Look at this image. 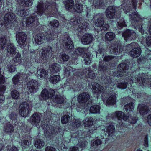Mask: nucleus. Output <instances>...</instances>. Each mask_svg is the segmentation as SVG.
Masks as SVG:
<instances>
[{
	"label": "nucleus",
	"mask_w": 151,
	"mask_h": 151,
	"mask_svg": "<svg viewBox=\"0 0 151 151\" xmlns=\"http://www.w3.org/2000/svg\"><path fill=\"white\" fill-rule=\"evenodd\" d=\"M97 128L90 130L89 131L86 132L78 130L75 132H72L71 135L69 136L67 138V140H65L67 142H70L73 140H78L79 142V146L82 149H85L87 147V142L85 138L87 137L90 138L91 136L97 138L98 137L96 135L95 133L98 134L99 131H97Z\"/></svg>",
	"instance_id": "obj_1"
},
{
	"label": "nucleus",
	"mask_w": 151,
	"mask_h": 151,
	"mask_svg": "<svg viewBox=\"0 0 151 151\" xmlns=\"http://www.w3.org/2000/svg\"><path fill=\"white\" fill-rule=\"evenodd\" d=\"M54 4L55 5L54 7V6H48L46 8H44V6L43 4L42 3H39L37 5V14L40 16H41L43 13H45L46 14L48 13L47 12H51L52 11V9L53 8L54 11H55V10H57L56 7L55 6L56 4L54 3Z\"/></svg>",
	"instance_id": "obj_2"
},
{
	"label": "nucleus",
	"mask_w": 151,
	"mask_h": 151,
	"mask_svg": "<svg viewBox=\"0 0 151 151\" xmlns=\"http://www.w3.org/2000/svg\"><path fill=\"white\" fill-rule=\"evenodd\" d=\"M52 54V47L50 46L42 48L40 50L39 52L41 58L45 60H46L51 57Z\"/></svg>",
	"instance_id": "obj_3"
},
{
	"label": "nucleus",
	"mask_w": 151,
	"mask_h": 151,
	"mask_svg": "<svg viewBox=\"0 0 151 151\" xmlns=\"http://www.w3.org/2000/svg\"><path fill=\"white\" fill-rule=\"evenodd\" d=\"M124 3L122 4L123 6H126L124 10L125 12H129L131 10L133 11L136 9L137 4V0H124Z\"/></svg>",
	"instance_id": "obj_4"
},
{
	"label": "nucleus",
	"mask_w": 151,
	"mask_h": 151,
	"mask_svg": "<svg viewBox=\"0 0 151 151\" xmlns=\"http://www.w3.org/2000/svg\"><path fill=\"white\" fill-rule=\"evenodd\" d=\"M96 16L98 17L95 22V25L100 27L101 30H107L109 29V26L108 24L104 23L103 16L99 15Z\"/></svg>",
	"instance_id": "obj_5"
},
{
	"label": "nucleus",
	"mask_w": 151,
	"mask_h": 151,
	"mask_svg": "<svg viewBox=\"0 0 151 151\" xmlns=\"http://www.w3.org/2000/svg\"><path fill=\"white\" fill-rule=\"evenodd\" d=\"M125 99V101H127L128 104L125 105L124 111H125L127 113L132 112L134 106V104L133 103L134 100L129 97H127Z\"/></svg>",
	"instance_id": "obj_6"
},
{
	"label": "nucleus",
	"mask_w": 151,
	"mask_h": 151,
	"mask_svg": "<svg viewBox=\"0 0 151 151\" xmlns=\"http://www.w3.org/2000/svg\"><path fill=\"white\" fill-rule=\"evenodd\" d=\"M17 20L15 14L13 13L9 12L6 14L4 17V24L8 25L9 24L12 23H14L16 22Z\"/></svg>",
	"instance_id": "obj_7"
},
{
	"label": "nucleus",
	"mask_w": 151,
	"mask_h": 151,
	"mask_svg": "<svg viewBox=\"0 0 151 151\" xmlns=\"http://www.w3.org/2000/svg\"><path fill=\"white\" fill-rule=\"evenodd\" d=\"M38 83L34 80H32L29 81L27 86L29 91L32 93L36 92L38 90Z\"/></svg>",
	"instance_id": "obj_8"
},
{
	"label": "nucleus",
	"mask_w": 151,
	"mask_h": 151,
	"mask_svg": "<svg viewBox=\"0 0 151 151\" xmlns=\"http://www.w3.org/2000/svg\"><path fill=\"white\" fill-rule=\"evenodd\" d=\"M27 38V35L23 32H18L16 34V40L20 45H23L26 42Z\"/></svg>",
	"instance_id": "obj_9"
},
{
	"label": "nucleus",
	"mask_w": 151,
	"mask_h": 151,
	"mask_svg": "<svg viewBox=\"0 0 151 151\" xmlns=\"http://www.w3.org/2000/svg\"><path fill=\"white\" fill-rule=\"evenodd\" d=\"M62 44L66 49H72L73 48V42L68 35H65L63 38Z\"/></svg>",
	"instance_id": "obj_10"
},
{
	"label": "nucleus",
	"mask_w": 151,
	"mask_h": 151,
	"mask_svg": "<svg viewBox=\"0 0 151 151\" xmlns=\"http://www.w3.org/2000/svg\"><path fill=\"white\" fill-rule=\"evenodd\" d=\"M122 34L126 40H134L136 38V33L131 30H127L123 32Z\"/></svg>",
	"instance_id": "obj_11"
},
{
	"label": "nucleus",
	"mask_w": 151,
	"mask_h": 151,
	"mask_svg": "<svg viewBox=\"0 0 151 151\" xmlns=\"http://www.w3.org/2000/svg\"><path fill=\"white\" fill-rule=\"evenodd\" d=\"M90 99V95L87 92H84L80 93L78 97V101L81 104H84Z\"/></svg>",
	"instance_id": "obj_12"
},
{
	"label": "nucleus",
	"mask_w": 151,
	"mask_h": 151,
	"mask_svg": "<svg viewBox=\"0 0 151 151\" xmlns=\"http://www.w3.org/2000/svg\"><path fill=\"white\" fill-rule=\"evenodd\" d=\"M129 68L128 65L125 63H121L118 67V73L120 76H123L124 73H126V71Z\"/></svg>",
	"instance_id": "obj_13"
},
{
	"label": "nucleus",
	"mask_w": 151,
	"mask_h": 151,
	"mask_svg": "<svg viewBox=\"0 0 151 151\" xmlns=\"http://www.w3.org/2000/svg\"><path fill=\"white\" fill-rule=\"evenodd\" d=\"M116 7L114 6H109L106 11V17L109 18L113 19L114 17Z\"/></svg>",
	"instance_id": "obj_14"
},
{
	"label": "nucleus",
	"mask_w": 151,
	"mask_h": 151,
	"mask_svg": "<svg viewBox=\"0 0 151 151\" xmlns=\"http://www.w3.org/2000/svg\"><path fill=\"white\" fill-rule=\"evenodd\" d=\"M30 110L29 104L26 102H23L19 106V111L20 113H28Z\"/></svg>",
	"instance_id": "obj_15"
},
{
	"label": "nucleus",
	"mask_w": 151,
	"mask_h": 151,
	"mask_svg": "<svg viewBox=\"0 0 151 151\" xmlns=\"http://www.w3.org/2000/svg\"><path fill=\"white\" fill-rule=\"evenodd\" d=\"M96 128H97V131H99V133L98 134H97L96 133H95V134L96 135L97 137V138H98L99 137H98V135H99V134L101 133V127H96ZM91 146L92 147H93V148H96V147H97L99 145H100L102 144V141L101 139H95L94 140H92L91 141Z\"/></svg>",
	"instance_id": "obj_16"
},
{
	"label": "nucleus",
	"mask_w": 151,
	"mask_h": 151,
	"mask_svg": "<svg viewBox=\"0 0 151 151\" xmlns=\"http://www.w3.org/2000/svg\"><path fill=\"white\" fill-rule=\"evenodd\" d=\"M93 36L89 34H85L82 37L81 42L84 45L90 43L93 40Z\"/></svg>",
	"instance_id": "obj_17"
},
{
	"label": "nucleus",
	"mask_w": 151,
	"mask_h": 151,
	"mask_svg": "<svg viewBox=\"0 0 151 151\" xmlns=\"http://www.w3.org/2000/svg\"><path fill=\"white\" fill-rule=\"evenodd\" d=\"M4 132L11 136L14 130V128L12 124L9 123H6L4 128Z\"/></svg>",
	"instance_id": "obj_18"
},
{
	"label": "nucleus",
	"mask_w": 151,
	"mask_h": 151,
	"mask_svg": "<svg viewBox=\"0 0 151 151\" xmlns=\"http://www.w3.org/2000/svg\"><path fill=\"white\" fill-rule=\"evenodd\" d=\"M106 135L108 134L109 137L113 138L115 136V127L113 125L111 124L108 126L106 129Z\"/></svg>",
	"instance_id": "obj_19"
},
{
	"label": "nucleus",
	"mask_w": 151,
	"mask_h": 151,
	"mask_svg": "<svg viewBox=\"0 0 151 151\" xmlns=\"http://www.w3.org/2000/svg\"><path fill=\"white\" fill-rule=\"evenodd\" d=\"M45 37L42 33H39L36 35L34 38V41L36 45H40L44 42Z\"/></svg>",
	"instance_id": "obj_20"
},
{
	"label": "nucleus",
	"mask_w": 151,
	"mask_h": 151,
	"mask_svg": "<svg viewBox=\"0 0 151 151\" xmlns=\"http://www.w3.org/2000/svg\"><path fill=\"white\" fill-rule=\"evenodd\" d=\"M83 73L86 77L94 79L96 77L95 73L89 68L84 69Z\"/></svg>",
	"instance_id": "obj_21"
},
{
	"label": "nucleus",
	"mask_w": 151,
	"mask_h": 151,
	"mask_svg": "<svg viewBox=\"0 0 151 151\" xmlns=\"http://www.w3.org/2000/svg\"><path fill=\"white\" fill-rule=\"evenodd\" d=\"M39 114L41 115L42 114H33L31 117L30 121L33 125H37L39 122L41 118Z\"/></svg>",
	"instance_id": "obj_22"
},
{
	"label": "nucleus",
	"mask_w": 151,
	"mask_h": 151,
	"mask_svg": "<svg viewBox=\"0 0 151 151\" xmlns=\"http://www.w3.org/2000/svg\"><path fill=\"white\" fill-rule=\"evenodd\" d=\"M104 103L106 106L112 105L115 104L116 102V98L115 95H111L108 98L104 101Z\"/></svg>",
	"instance_id": "obj_23"
},
{
	"label": "nucleus",
	"mask_w": 151,
	"mask_h": 151,
	"mask_svg": "<svg viewBox=\"0 0 151 151\" xmlns=\"http://www.w3.org/2000/svg\"><path fill=\"white\" fill-rule=\"evenodd\" d=\"M26 76H27L25 73H18L15 75L12 78L13 84L15 85L17 84L19 81L22 80Z\"/></svg>",
	"instance_id": "obj_24"
},
{
	"label": "nucleus",
	"mask_w": 151,
	"mask_h": 151,
	"mask_svg": "<svg viewBox=\"0 0 151 151\" xmlns=\"http://www.w3.org/2000/svg\"><path fill=\"white\" fill-rule=\"evenodd\" d=\"M141 53L140 48H137L132 49L130 52V56L133 58H137L139 56Z\"/></svg>",
	"instance_id": "obj_25"
},
{
	"label": "nucleus",
	"mask_w": 151,
	"mask_h": 151,
	"mask_svg": "<svg viewBox=\"0 0 151 151\" xmlns=\"http://www.w3.org/2000/svg\"><path fill=\"white\" fill-rule=\"evenodd\" d=\"M49 68L51 73H52L59 71L60 70V66L56 63H53L50 65Z\"/></svg>",
	"instance_id": "obj_26"
},
{
	"label": "nucleus",
	"mask_w": 151,
	"mask_h": 151,
	"mask_svg": "<svg viewBox=\"0 0 151 151\" xmlns=\"http://www.w3.org/2000/svg\"><path fill=\"white\" fill-rule=\"evenodd\" d=\"M102 79L106 84L111 86H114L115 84L113 79L111 78L110 76L109 75L103 76L102 77Z\"/></svg>",
	"instance_id": "obj_27"
},
{
	"label": "nucleus",
	"mask_w": 151,
	"mask_h": 151,
	"mask_svg": "<svg viewBox=\"0 0 151 151\" xmlns=\"http://www.w3.org/2000/svg\"><path fill=\"white\" fill-rule=\"evenodd\" d=\"M89 25V23L87 21H84L77 28L78 31L80 32L86 31Z\"/></svg>",
	"instance_id": "obj_28"
},
{
	"label": "nucleus",
	"mask_w": 151,
	"mask_h": 151,
	"mask_svg": "<svg viewBox=\"0 0 151 151\" xmlns=\"http://www.w3.org/2000/svg\"><path fill=\"white\" fill-rule=\"evenodd\" d=\"M93 91L96 93H100L102 92L103 88L97 83H95L92 86Z\"/></svg>",
	"instance_id": "obj_29"
},
{
	"label": "nucleus",
	"mask_w": 151,
	"mask_h": 151,
	"mask_svg": "<svg viewBox=\"0 0 151 151\" xmlns=\"http://www.w3.org/2000/svg\"><path fill=\"white\" fill-rule=\"evenodd\" d=\"M47 75L46 71L44 69H39L37 70V76L38 78L42 79L45 78Z\"/></svg>",
	"instance_id": "obj_30"
},
{
	"label": "nucleus",
	"mask_w": 151,
	"mask_h": 151,
	"mask_svg": "<svg viewBox=\"0 0 151 151\" xmlns=\"http://www.w3.org/2000/svg\"><path fill=\"white\" fill-rule=\"evenodd\" d=\"M150 110L148 107L146 106H144L141 104H139L137 109V113L138 111L140 113H147L150 112Z\"/></svg>",
	"instance_id": "obj_31"
},
{
	"label": "nucleus",
	"mask_w": 151,
	"mask_h": 151,
	"mask_svg": "<svg viewBox=\"0 0 151 151\" xmlns=\"http://www.w3.org/2000/svg\"><path fill=\"white\" fill-rule=\"evenodd\" d=\"M129 19L132 21V22L133 23L134 22L139 21L140 19L138 13L135 12L130 14Z\"/></svg>",
	"instance_id": "obj_32"
},
{
	"label": "nucleus",
	"mask_w": 151,
	"mask_h": 151,
	"mask_svg": "<svg viewBox=\"0 0 151 151\" xmlns=\"http://www.w3.org/2000/svg\"><path fill=\"white\" fill-rule=\"evenodd\" d=\"M118 46L117 45H114V47H111L110 49V52L111 54L117 55L118 52H122L123 51V47H121L119 50L118 49Z\"/></svg>",
	"instance_id": "obj_33"
},
{
	"label": "nucleus",
	"mask_w": 151,
	"mask_h": 151,
	"mask_svg": "<svg viewBox=\"0 0 151 151\" xmlns=\"http://www.w3.org/2000/svg\"><path fill=\"white\" fill-rule=\"evenodd\" d=\"M58 36L57 33L55 30H52L50 34H48L46 36V39L48 41H52Z\"/></svg>",
	"instance_id": "obj_34"
},
{
	"label": "nucleus",
	"mask_w": 151,
	"mask_h": 151,
	"mask_svg": "<svg viewBox=\"0 0 151 151\" xmlns=\"http://www.w3.org/2000/svg\"><path fill=\"white\" fill-rule=\"evenodd\" d=\"M7 55L13 54L16 52V48L13 44L10 43L7 46Z\"/></svg>",
	"instance_id": "obj_35"
},
{
	"label": "nucleus",
	"mask_w": 151,
	"mask_h": 151,
	"mask_svg": "<svg viewBox=\"0 0 151 151\" xmlns=\"http://www.w3.org/2000/svg\"><path fill=\"white\" fill-rule=\"evenodd\" d=\"M93 4L96 9L101 8L105 5L104 0H95L93 1Z\"/></svg>",
	"instance_id": "obj_36"
},
{
	"label": "nucleus",
	"mask_w": 151,
	"mask_h": 151,
	"mask_svg": "<svg viewBox=\"0 0 151 151\" xmlns=\"http://www.w3.org/2000/svg\"><path fill=\"white\" fill-rule=\"evenodd\" d=\"M21 59L20 54L19 53H17L14 55V58L10 62H12L13 64H14L15 65H16L18 64L19 63Z\"/></svg>",
	"instance_id": "obj_37"
},
{
	"label": "nucleus",
	"mask_w": 151,
	"mask_h": 151,
	"mask_svg": "<svg viewBox=\"0 0 151 151\" xmlns=\"http://www.w3.org/2000/svg\"><path fill=\"white\" fill-rule=\"evenodd\" d=\"M52 99L54 102L57 104L63 103L65 99L63 97L60 95H55L52 97Z\"/></svg>",
	"instance_id": "obj_38"
},
{
	"label": "nucleus",
	"mask_w": 151,
	"mask_h": 151,
	"mask_svg": "<svg viewBox=\"0 0 151 151\" xmlns=\"http://www.w3.org/2000/svg\"><path fill=\"white\" fill-rule=\"evenodd\" d=\"M80 126V121L78 120L77 121H75V122H74L73 125V127L74 129L73 130H71L70 131V135H69L67 137H66V138H68L69 137V136L70 135H71V134H72L71 133L72 132H75L76 131H77L78 130H78V128ZM81 131H83V130H81Z\"/></svg>",
	"instance_id": "obj_39"
},
{
	"label": "nucleus",
	"mask_w": 151,
	"mask_h": 151,
	"mask_svg": "<svg viewBox=\"0 0 151 151\" xmlns=\"http://www.w3.org/2000/svg\"><path fill=\"white\" fill-rule=\"evenodd\" d=\"M17 13L19 16L24 17L29 14V11L28 9H20L17 11Z\"/></svg>",
	"instance_id": "obj_40"
},
{
	"label": "nucleus",
	"mask_w": 151,
	"mask_h": 151,
	"mask_svg": "<svg viewBox=\"0 0 151 151\" xmlns=\"http://www.w3.org/2000/svg\"><path fill=\"white\" fill-rule=\"evenodd\" d=\"M45 142L42 139H37L35 141L34 145L38 149L42 148L45 145Z\"/></svg>",
	"instance_id": "obj_41"
},
{
	"label": "nucleus",
	"mask_w": 151,
	"mask_h": 151,
	"mask_svg": "<svg viewBox=\"0 0 151 151\" xmlns=\"http://www.w3.org/2000/svg\"><path fill=\"white\" fill-rule=\"evenodd\" d=\"M64 3L65 8L67 9H70L74 7V3L73 0H66Z\"/></svg>",
	"instance_id": "obj_42"
},
{
	"label": "nucleus",
	"mask_w": 151,
	"mask_h": 151,
	"mask_svg": "<svg viewBox=\"0 0 151 151\" xmlns=\"http://www.w3.org/2000/svg\"><path fill=\"white\" fill-rule=\"evenodd\" d=\"M85 121L84 124L86 125V126L89 127L90 126L92 127L93 126V118L92 117H89L88 119L85 120ZM94 128H96V127H92V128L91 129H89L88 131H89L90 130H91Z\"/></svg>",
	"instance_id": "obj_43"
},
{
	"label": "nucleus",
	"mask_w": 151,
	"mask_h": 151,
	"mask_svg": "<svg viewBox=\"0 0 151 151\" xmlns=\"http://www.w3.org/2000/svg\"><path fill=\"white\" fill-rule=\"evenodd\" d=\"M21 6L24 7H29L32 5L33 2L32 0H23L22 2H18Z\"/></svg>",
	"instance_id": "obj_44"
},
{
	"label": "nucleus",
	"mask_w": 151,
	"mask_h": 151,
	"mask_svg": "<svg viewBox=\"0 0 151 151\" xmlns=\"http://www.w3.org/2000/svg\"><path fill=\"white\" fill-rule=\"evenodd\" d=\"M60 79V77L59 75H53L50 76V81L53 84H55L59 82Z\"/></svg>",
	"instance_id": "obj_45"
},
{
	"label": "nucleus",
	"mask_w": 151,
	"mask_h": 151,
	"mask_svg": "<svg viewBox=\"0 0 151 151\" xmlns=\"http://www.w3.org/2000/svg\"><path fill=\"white\" fill-rule=\"evenodd\" d=\"M100 109L99 105H94L90 108V111L91 113H98L100 112Z\"/></svg>",
	"instance_id": "obj_46"
},
{
	"label": "nucleus",
	"mask_w": 151,
	"mask_h": 151,
	"mask_svg": "<svg viewBox=\"0 0 151 151\" xmlns=\"http://www.w3.org/2000/svg\"><path fill=\"white\" fill-rule=\"evenodd\" d=\"M41 96L43 99H48L50 96L49 92L46 89H43L41 93Z\"/></svg>",
	"instance_id": "obj_47"
},
{
	"label": "nucleus",
	"mask_w": 151,
	"mask_h": 151,
	"mask_svg": "<svg viewBox=\"0 0 151 151\" xmlns=\"http://www.w3.org/2000/svg\"><path fill=\"white\" fill-rule=\"evenodd\" d=\"M137 83L141 86L146 85L147 83V81L146 79L143 78L139 77L137 78L136 80Z\"/></svg>",
	"instance_id": "obj_48"
},
{
	"label": "nucleus",
	"mask_w": 151,
	"mask_h": 151,
	"mask_svg": "<svg viewBox=\"0 0 151 151\" xmlns=\"http://www.w3.org/2000/svg\"><path fill=\"white\" fill-rule=\"evenodd\" d=\"M115 34L111 32L107 33L105 35V39L108 41L112 40L115 37Z\"/></svg>",
	"instance_id": "obj_49"
},
{
	"label": "nucleus",
	"mask_w": 151,
	"mask_h": 151,
	"mask_svg": "<svg viewBox=\"0 0 151 151\" xmlns=\"http://www.w3.org/2000/svg\"><path fill=\"white\" fill-rule=\"evenodd\" d=\"M76 69L73 68L69 66L67 68H65L64 70V73L65 76H68L70 75L71 72L74 71Z\"/></svg>",
	"instance_id": "obj_50"
},
{
	"label": "nucleus",
	"mask_w": 151,
	"mask_h": 151,
	"mask_svg": "<svg viewBox=\"0 0 151 151\" xmlns=\"http://www.w3.org/2000/svg\"><path fill=\"white\" fill-rule=\"evenodd\" d=\"M6 39L5 36H2L0 38V47L1 49H4L6 45Z\"/></svg>",
	"instance_id": "obj_51"
},
{
	"label": "nucleus",
	"mask_w": 151,
	"mask_h": 151,
	"mask_svg": "<svg viewBox=\"0 0 151 151\" xmlns=\"http://www.w3.org/2000/svg\"><path fill=\"white\" fill-rule=\"evenodd\" d=\"M21 143L22 149L27 150V148L28 149L29 147V143L28 140L25 139L22 140Z\"/></svg>",
	"instance_id": "obj_52"
},
{
	"label": "nucleus",
	"mask_w": 151,
	"mask_h": 151,
	"mask_svg": "<svg viewBox=\"0 0 151 151\" xmlns=\"http://www.w3.org/2000/svg\"><path fill=\"white\" fill-rule=\"evenodd\" d=\"M139 46L137 43L133 42L130 44H128L126 47V49L127 50H129L131 49H134L135 48H139Z\"/></svg>",
	"instance_id": "obj_53"
},
{
	"label": "nucleus",
	"mask_w": 151,
	"mask_h": 151,
	"mask_svg": "<svg viewBox=\"0 0 151 151\" xmlns=\"http://www.w3.org/2000/svg\"><path fill=\"white\" fill-rule=\"evenodd\" d=\"M74 9L75 12L78 13L81 12L83 10V6L79 4H76L74 6Z\"/></svg>",
	"instance_id": "obj_54"
},
{
	"label": "nucleus",
	"mask_w": 151,
	"mask_h": 151,
	"mask_svg": "<svg viewBox=\"0 0 151 151\" xmlns=\"http://www.w3.org/2000/svg\"><path fill=\"white\" fill-rule=\"evenodd\" d=\"M118 27L119 29H121L122 27L127 26L126 22L124 19H122L119 21L118 22Z\"/></svg>",
	"instance_id": "obj_55"
},
{
	"label": "nucleus",
	"mask_w": 151,
	"mask_h": 151,
	"mask_svg": "<svg viewBox=\"0 0 151 151\" xmlns=\"http://www.w3.org/2000/svg\"><path fill=\"white\" fill-rule=\"evenodd\" d=\"M91 56L90 55L86 54L84 55V60L85 64L86 65H89L91 63Z\"/></svg>",
	"instance_id": "obj_56"
},
{
	"label": "nucleus",
	"mask_w": 151,
	"mask_h": 151,
	"mask_svg": "<svg viewBox=\"0 0 151 151\" xmlns=\"http://www.w3.org/2000/svg\"><path fill=\"white\" fill-rule=\"evenodd\" d=\"M11 95L12 98L16 99L19 96V92L16 90H13L11 92Z\"/></svg>",
	"instance_id": "obj_57"
},
{
	"label": "nucleus",
	"mask_w": 151,
	"mask_h": 151,
	"mask_svg": "<svg viewBox=\"0 0 151 151\" xmlns=\"http://www.w3.org/2000/svg\"><path fill=\"white\" fill-rule=\"evenodd\" d=\"M118 127H117L119 126L118 125H117V127L118 129V132H119V134H121V137H122L124 136V134L125 129H123V127H122V124H119Z\"/></svg>",
	"instance_id": "obj_58"
},
{
	"label": "nucleus",
	"mask_w": 151,
	"mask_h": 151,
	"mask_svg": "<svg viewBox=\"0 0 151 151\" xmlns=\"http://www.w3.org/2000/svg\"><path fill=\"white\" fill-rule=\"evenodd\" d=\"M15 66L12 62H10V64L7 66L8 70L10 73L14 72L16 69Z\"/></svg>",
	"instance_id": "obj_59"
},
{
	"label": "nucleus",
	"mask_w": 151,
	"mask_h": 151,
	"mask_svg": "<svg viewBox=\"0 0 151 151\" xmlns=\"http://www.w3.org/2000/svg\"><path fill=\"white\" fill-rule=\"evenodd\" d=\"M69 119V116L68 115H65L61 117V122L63 124H66L68 122Z\"/></svg>",
	"instance_id": "obj_60"
},
{
	"label": "nucleus",
	"mask_w": 151,
	"mask_h": 151,
	"mask_svg": "<svg viewBox=\"0 0 151 151\" xmlns=\"http://www.w3.org/2000/svg\"><path fill=\"white\" fill-rule=\"evenodd\" d=\"M59 22L56 20H54L50 22L49 25L51 27H57L59 25Z\"/></svg>",
	"instance_id": "obj_61"
},
{
	"label": "nucleus",
	"mask_w": 151,
	"mask_h": 151,
	"mask_svg": "<svg viewBox=\"0 0 151 151\" xmlns=\"http://www.w3.org/2000/svg\"><path fill=\"white\" fill-rule=\"evenodd\" d=\"M86 50H87L86 48H79L75 50V52L77 55H80L85 53Z\"/></svg>",
	"instance_id": "obj_62"
},
{
	"label": "nucleus",
	"mask_w": 151,
	"mask_h": 151,
	"mask_svg": "<svg viewBox=\"0 0 151 151\" xmlns=\"http://www.w3.org/2000/svg\"><path fill=\"white\" fill-rule=\"evenodd\" d=\"M81 19L80 18H75V19H72L71 20V22L72 23V24L77 25L80 24H81Z\"/></svg>",
	"instance_id": "obj_63"
},
{
	"label": "nucleus",
	"mask_w": 151,
	"mask_h": 151,
	"mask_svg": "<svg viewBox=\"0 0 151 151\" xmlns=\"http://www.w3.org/2000/svg\"><path fill=\"white\" fill-rule=\"evenodd\" d=\"M127 84V83L125 82L119 83L117 84V86L119 88L124 89L126 88Z\"/></svg>",
	"instance_id": "obj_64"
}]
</instances>
